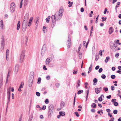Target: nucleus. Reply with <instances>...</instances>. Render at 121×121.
Returning <instances> with one entry per match:
<instances>
[{
    "mask_svg": "<svg viewBox=\"0 0 121 121\" xmlns=\"http://www.w3.org/2000/svg\"><path fill=\"white\" fill-rule=\"evenodd\" d=\"M87 95H86V101H87V98L88 97V94H89V91H87Z\"/></svg>",
    "mask_w": 121,
    "mask_h": 121,
    "instance_id": "c03bdc74",
    "label": "nucleus"
},
{
    "mask_svg": "<svg viewBox=\"0 0 121 121\" xmlns=\"http://www.w3.org/2000/svg\"><path fill=\"white\" fill-rule=\"evenodd\" d=\"M27 27V26L24 25V24H22V31H25L26 30Z\"/></svg>",
    "mask_w": 121,
    "mask_h": 121,
    "instance_id": "dca6fc26",
    "label": "nucleus"
},
{
    "mask_svg": "<svg viewBox=\"0 0 121 121\" xmlns=\"http://www.w3.org/2000/svg\"><path fill=\"white\" fill-rule=\"evenodd\" d=\"M20 21H18L17 26V30H19L20 28Z\"/></svg>",
    "mask_w": 121,
    "mask_h": 121,
    "instance_id": "2eb2a0df",
    "label": "nucleus"
},
{
    "mask_svg": "<svg viewBox=\"0 0 121 121\" xmlns=\"http://www.w3.org/2000/svg\"><path fill=\"white\" fill-rule=\"evenodd\" d=\"M80 81L79 80H78L77 82V85H76V88L78 89L79 87L80 86Z\"/></svg>",
    "mask_w": 121,
    "mask_h": 121,
    "instance_id": "4468645a",
    "label": "nucleus"
},
{
    "mask_svg": "<svg viewBox=\"0 0 121 121\" xmlns=\"http://www.w3.org/2000/svg\"><path fill=\"white\" fill-rule=\"evenodd\" d=\"M45 52V50H43L42 49V50L41 52V54L43 56L44 55V53Z\"/></svg>",
    "mask_w": 121,
    "mask_h": 121,
    "instance_id": "473e14b6",
    "label": "nucleus"
},
{
    "mask_svg": "<svg viewBox=\"0 0 121 121\" xmlns=\"http://www.w3.org/2000/svg\"><path fill=\"white\" fill-rule=\"evenodd\" d=\"M96 104L95 103H93L92 104L91 107L93 108H96Z\"/></svg>",
    "mask_w": 121,
    "mask_h": 121,
    "instance_id": "72a5a7b5",
    "label": "nucleus"
},
{
    "mask_svg": "<svg viewBox=\"0 0 121 121\" xmlns=\"http://www.w3.org/2000/svg\"><path fill=\"white\" fill-rule=\"evenodd\" d=\"M3 79H1L0 80V87H1L3 85Z\"/></svg>",
    "mask_w": 121,
    "mask_h": 121,
    "instance_id": "b1692460",
    "label": "nucleus"
},
{
    "mask_svg": "<svg viewBox=\"0 0 121 121\" xmlns=\"http://www.w3.org/2000/svg\"><path fill=\"white\" fill-rule=\"evenodd\" d=\"M33 118V116L32 115L30 116L29 117V121H32Z\"/></svg>",
    "mask_w": 121,
    "mask_h": 121,
    "instance_id": "bb28decb",
    "label": "nucleus"
},
{
    "mask_svg": "<svg viewBox=\"0 0 121 121\" xmlns=\"http://www.w3.org/2000/svg\"><path fill=\"white\" fill-rule=\"evenodd\" d=\"M10 90H7V94L8 95H10Z\"/></svg>",
    "mask_w": 121,
    "mask_h": 121,
    "instance_id": "e433bc0d",
    "label": "nucleus"
},
{
    "mask_svg": "<svg viewBox=\"0 0 121 121\" xmlns=\"http://www.w3.org/2000/svg\"><path fill=\"white\" fill-rule=\"evenodd\" d=\"M19 65L18 64H17L15 66L14 68V72L16 74H17V72L18 71V70L19 69Z\"/></svg>",
    "mask_w": 121,
    "mask_h": 121,
    "instance_id": "39448f33",
    "label": "nucleus"
},
{
    "mask_svg": "<svg viewBox=\"0 0 121 121\" xmlns=\"http://www.w3.org/2000/svg\"><path fill=\"white\" fill-rule=\"evenodd\" d=\"M62 15L59 13L58 12H57L56 13L55 15H52V16L51 17L52 19H54L55 20H59L61 18Z\"/></svg>",
    "mask_w": 121,
    "mask_h": 121,
    "instance_id": "f257e3e1",
    "label": "nucleus"
},
{
    "mask_svg": "<svg viewBox=\"0 0 121 121\" xmlns=\"http://www.w3.org/2000/svg\"><path fill=\"white\" fill-rule=\"evenodd\" d=\"M111 95H109L106 96V98L108 99H110L111 97Z\"/></svg>",
    "mask_w": 121,
    "mask_h": 121,
    "instance_id": "0e129e2a",
    "label": "nucleus"
},
{
    "mask_svg": "<svg viewBox=\"0 0 121 121\" xmlns=\"http://www.w3.org/2000/svg\"><path fill=\"white\" fill-rule=\"evenodd\" d=\"M93 82H94L93 85H96V83L97 82V79L96 78H95L93 80Z\"/></svg>",
    "mask_w": 121,
    "mask_h": 121,
    "instance_id": "412c9836",
    "label": "nucleus"
},
{
    "mask_svg": "<svg viewBox=\"0 0 121 121\" xmlns=\"http://www.w3.org/2000/svg\"><path fill=\"white\" fill-rule=\"evenodd\" d=\"M102 90L101 87L99 88H96L95 89V90L96 93L97 94L99 93Z\"/></svg>",
    "mask_w": 121,
    "mask_h": 121,
    "instance_id": "423d86ee",
    "label": "nucleus"
},
{
    "mask_svg": "<svg viewBox=\"0 0 121 121\" xmlns=\"http://www.w3.org/2000/svg\"><path fill=\"white\" fill-rule=\"evenodd\" d=\"M9 50L8 49H7L6 51V55H9Z\"/></svg>",
    "mask_w": 121,
    "mask_h": 121,
    "instance_id": "49530a36",
    "label": "nucleus"
},
{
    "mask_svg": "<svg viewBox=\"0 0 121 121\" xmlns=\"http://www.w3.org/2000/svg\"><path fill=\"white\" fill-rule=\"evenodd\" d=\"M115 77L116 76L114 75H112L111 76V78L112 79L115 78Z\"/></svg>",
    "mask_w": 121,
    "mask_h": 121,
    "instance_id": "37998d69",
    "label": "nucleus"
},
{
    "mask_svg": "<svg viewBox=\"0 0 121 121\" xmlns=\"http://www.w3.org/2000/svg\"><path fill=\"white\" fill-rule=\"evenodd\" d=\"M104 90L105 92H106L108 91V88L107 87H104Z\"/></svg>",
    "mask_w": 121,
    "mask_h": 121,
    "instance_id": "09e8293b",
    "label": "nucleus"
},
{
    "mask_svg": "<svg viewBox=\"0 0 121 121\" xmlns=\"http://www.w3.org/2000/svg\"><path fill=\"white\" fill-rule=\"evenodd\" d=\"M36 95L37 96H40V93L38 92H37L36 93Z\"/></svg>",
    "mask_w": 121,
    "mask_h": 121,
    "instance_id": "de8ad7c7",
    "label": "nucleus"
},
{
    "mask_svg": "<svg viewBox=\"0 0 121 121\" xmlns=\"http://www.w3.org/2000/svg\"><path fill=\"white\" fill-rule=\"evenodd\" d=\"M116 101V99H112V100L111 101L112 102H114H114H115Z\"/></svg>",
    "mask_w": 121,
    "mask_h": 121,
    "instance_id": "3c124183",
    "label": "nucleus"
},
{
    "mask_svg": "<svg viewBox=\"0 0 121 121\" xmlns=\"http://www.w3.org/2000/svg\"><path fill=\"white\" fill-rule=\"evenodd\" d=\"M65 105V103L63 102H61L60 104V106L61 107H64Z\"/></svg>",
    "mask_w": 121,
    "mask_h": 121,
    "instance_id": "a878e982",
    "label": "nucleus"
},
{
    "mask_svg": "<svg viewBox=\"0 0 121 121\" xmlns=\"http://www.w3.org/2000/svg\"><path fill=\"white\" fill-rule=\"evenodd\" d=\"M92 64H91V65L90 67H89V70L90 71H91L92 70Z\"/></svg>",
    "mask_w": 121,
    "mask_h": 121,
    "instance_id": "58836bf2",
    "label": "nucleus"
},
{
    "mask_svg": "<svg viewBox=\"0 0 121 121\" xmlns=\"http://www.w3.org/2000/svg\"><path fill=\"white\" fill-rule=\"evenodd\" d=\"M29 14L28 13H26L25 15L24 20L25 21H27L29 18Z\"/></svg>",
    "mask_w": 121,
    "mask_h": 121,
    "instance_id": "6e6552de",
    "label": "nucleus"
},
{
    "mask_svg": "<svg viewBox=\"0 0 121 121\" xmlns=\"http://www.w3.org/2000/svg\"><path fill=\"white\" fill-rule=\"evenodd\" d=\"M98 100L100 101H101L102 100V99L101 96L100 97H99L98 99Z\"/></svg>",
    "mask_w": 121,
    "mask_h": 121,
    "instance_id": "a18cd8bd",
    "label": "nucleus"
},
{
    "mask_svg": "<svg viewBox=\"0 0 121 121\" xmlns=\"http://www.w3.org/2000/svg\"><path fill=\"white\" fill-rule=\"evenodd\" d=\"M102 22H104V21H106V17H102Z\"/></svg>",
    "mask_w": 121,
    "mask_h": 121,
    "instance_id": "c85d7f7f",
    "label": "nucleus"
},
{
    "mask_svg": "<svg viewBox=\"0 0 121 121\" xmlns=\"http://www.w3.org/2000/svg\"><path fill=\"white\" fill-rule=\"evenodd\" d=\"M84 10L83 8L82 7L81 8V12H84Z\"/></svg>",
    "mask_w": 121,
    "mask_h": 121,
    "instance_id": "680f3d73",
    "label": "nucleus"
},
{
    "mask_svg": "<svg viewBox=\"0 0 121 121\" xmlns=\"http://www.w3.org/2000/svg\"><path fill=\"white\" fill-rule=\"evenodd\" d=\"M46 22H47V23H48L49 22V20L48 19V18H46Z\"/></svg>",
    "mask_w": 121,
    "mask_h": 121,
    "instance_id": "338daca9",
    "label": "nucleus"
},
{
    "mask_svg": "<svg viewBox=\"0 0 121 121\" xmlns=\"http://www.w3.org/2000/svg\"><path fill=\"white\" fill-rule=\"evenodd\" d=\"M101 78L103 79H105L106 78V76L104 74H103L101 75Z\"/></svg>",
    "mask_w": 121,
    "mask_h": 121,
    "instance_id": "79ce46f5",
    "label": "nucleus"
},
{
    "mask_svg": "<svg viewBox=\"0 0 121 121\" xmlns=\"http://www.w3.org/2000/svg\"><path fill=\"white\" fill-rule=\"evenodd\" d=\"M49 101L48 100V99H47L45 100V103L46 104H48L49 103Z\"/></svg>",
    "mask_w": 121,
    "mask_h": 121,
    "instance_id": "ea45409f",
    "label": "nucleus"
},
{
    "mask_svg": "<svg viewBox=\"0 0 121 121\" xmlns=\"http://www.w3.org/2000/svg\"><path fill=\"white\" fill-rule=\"evenodd\" d=\"M83 92V91L82 90H80L77 93L78 94H81V93H82Z\"/></svg>",
    "mask_w": 121,
    "mask_h": 121,
    "instance_id": "2f4dec72",
    "label": "nucleus"
},
{
    "mask_svg": "<svg viewBox=\"0 0 121 121\" xmlns=\"http://www.w3.org/2000/svg\"><path fill=\"white\" fill-rule=\"evenodd\" d=\"M86 44V48L87 47V46L88 45V43H86L85 41H84L83 42V45L84 46L85 44Z\"/></svg>",
    "mask_w": 121,
    "mask_h": 121,
    "instance_id": "393cba45",
    "label": "nucleus"
},
{
    "mask_svg": "<svg viewBox=\"0 0 121 121\" xmlns=\"http://www.w3.org/2000/svg\"><path fill=\"white\" fill-rule=\"evenodd\" d=\"M114 117H112L109 120V121H114Z\"/></svg>",
    "mask_w": 121,
    "mask_h": 121,
    "instance_id": "6e6d98bb",
    "label": "nucleus"
},
{
    "mask_svg": "<svg viewBox=\"0 0 121 121\" xmlns=\"http://www.w3.org/2000/svg\"><path fill=\"white\" fill-rule=\"evenodd\" d=\"M117 110H115L113 111V113L114 114H117Z\"/></svg>",
    "mask_w": 121,
    "mask_h": 121,
    "instance_id": "a19ab883",
    "label": "nucleus"
},
{
    "mask_svg": "<svg viewBox=\"0 0 121 121\" xmlns=\"http://www.w3.org/2000/svg\"><path fill=\"white\" fill-rule=\"evenodd\" d=\"M24 85V83L23 82H22L20 86L19 87L22 88L23 87Z\"/></svg>",
    "mask_w": 121,
    "mask_h": 121,
    "instance_id": "7c9ffc66",
    "label": "nucleus"
},
{
    "mask_svg": "<svg viewBox=\"0 0 121 121\" xmlns=\"http://www.w3.org/2000/svg\"><path fill=\"white\" fill-rule=\"evenodd\" d=\"M41 79V78H38L37 82V83L38 84H39L40 83Z\"/></svg>",
    "mask_w": 121,
    "mask_h": 121,
    "instance_id": "cd10ccee",
    "label": "nucleus"
},
{
    "mask_svg": "<svg viewBox=\"0 0 121 121\" xmlns=\"http://www.w3.org/2000/svg\"><path fill=\"white\" fill-rule=\"evenodd\" d=\"M107 9L106 8L105 9V10L104 11V14H105L106 13V12L107 11Z\"/></svg>",
    "mask_w": 121,
    "mask_h": 121,
    "instance_id": "69168bd1",
    "label": "nucleus"
},
{
    "mask_svg": "<svg viewBox=\"0 0 121 121\" xmlns=\"http://www.w3.org/2000/svg\"><path fill=\"white\" fill-rule=\"evenodd\" d=\"M10 6V11L11 12L13 13L15 11V5L14 3H12L11 4Z\"/></svg>",
    "mask_w": 121,
    "mask_h": 121,
    "instance_id": "20e7f679",
    "label": "nucleus"
},
{
    "mask_svg": "<svg viewBox=\"0 0 121 121\" xmlns=\"http://www.w3.org/2000/svg\"><path fill=\"white\" fill-rule=\"evenodd\" d=\"M0 26L2 28H3L4 26V25L3 24V21L1 20L0 22Z\"/></svg>",
    "mask_w": 121,
    "mask_h": 121,
    "instance_id": "6ab92c4d",
    "label": "nucleus"
},
{
    "mask_svg": "<svg viewBox=\"0 0 121 121\" xmlns=\"http://www.w3.org/2000/svg\"><path fill=\"white\" fill-rule=\"evenodd\" d=\"M36 18H37V20L35 22V24L36 25V26H37L38 25V22H39V18L38 17H36Z\"/></svg>",
    "mask_w": 121,
    "mask_h": 121,
    "instance_id": "5701e85b",
    "label": "nucleus"
},
{
    "mask_svg": "<svg viewBox=\"0 0 121 121\" xmlns=\"http://www.w3.org/2000/svg\"><path fill=\"white\" fill-rule=\"evenodd\" d=\"M74 113L77 117H78L79 116V115L78 114V112H75Z\"/></svg>",
    "mask_w": 121,
    "mask_h": 121,
    "instance_id": "4c0bfd02",
    "label": "nucleus"
},
{
    "mask_svg": "<svg viewBox=\"0 0 121 121\" xmlns=\"http://www.w3.org/2000/svg\"><path fill=\"white\" fill-rule=\"evenodd\" d=\"M68 42V44H67V46L68 47V48H70L71 45V40L70 39H68V40L67 41Z\"/></svg>",
    "mask_w": 121,
    "mask_h": 121,
    "instance_id": "1a4fd4ad",
    "label": "nucleus"
},
{
    "mask_svg": "<svg viewBox=\"0 0 121 121\" xmlns=\"http://www.w3.org/2000/svg\"><path fill=\"white\" fill-rule=\"evenodd\" d=\"M117 73H118L119 74H121V71L118 70L117 71Z\"/></svg>",
    "mask_w": 121,
    "mask_h": 121,
    "instance_id": "774afa93",
    "label": "nucleus"
},
{
    "mask_svg": "<svg viewBox=\"0 0 121 121\" xmlns=\"http://www.w3.org/2000/svg\"><path fill=\"white\" fill-rule=\"evenodd\" d=\"M8 100L7 101V103H9L10 101V95H8Z\"/></svg>",
    "mask_w": 121,
    "mask_h": 121,
    "instance_id": "f704fd0d",
    "label": "nucleus"
},
{
    "mask_svg": "<svg viewBox=\"0 0 121 121\" xmlns=\"http://www.w3.org/2000/svg\"><path fill=\"white\" fill-rule=\"evenodd\" d=\"M110 57L109 56H107L106 57V59H105V63H107L108 60L110 59Z\"/></svg>",
    "mask_w": 121,
    "mask_h": 121,
    "instance_id": "4be33fe9",
    "label": "nucleus"
},
{
    "mask_svg": "<svg viewBox=\"0 0 121 121\" xmlns=\"http://www.w3.org/2000/svg\"><path fill=\"white\" fill-rule=\"evenodd\" d=\"M46 108V107L45 105H43L42 108V109L43 110H45Z\"/></svg>",
    "mask_w": 121,
    "mask_h": 121,
    "instance_id": "052dcab7",
    "label": "nucleus"
},
{
    "mask_svg": "<svg viewBox=\"0 0 121 121\" xmlns=\"http://www.w3.org/2000/svg\"><path fill=\"white\" fill-rule=\"evenodd\" d=\"M59 114L61 116H64L65 115V112H60Z\"/></svg>",
    "mask_w": 121,
    "mask_h": 121,
    "instance_id": "aec40b11",
    "label": "nucleus"
},
{
    "mask_svg": "<svg viewBox=\"0 0 121 121\" xmlns=\"http://www.w3.org/2000/svg\"><path fill=\"white\" fill-rule=\"evenodd\" d=\"M59 13L62 15V14L63 12V9L62 7L61 6L60 7L59 11H58Z\"/></svg>",
    "mask_w": 121,
    "mask_h": 121,
    "instance_id": "0eeeda50",
    "label": "nucleus"
},
{
    "mask_svg": "<svg viewBox=\"0 0 121 121\" xmlns=\"http://www.w3.org/2000/svg\"><path fill=\"white\" fill-rule=\"evenodd\" d=\"M33 19V17H31L30 18V19L29 22H32V20Z\"/></svg>",
    "mask_w": 121,
    "mask_h": 121,
    "instance_id": "5fc2aeb1",
    "label": "nucleus"
},
{
    "mask_svg": "<svg viewBox=\"0 0 121 121\" xmlns=\"http://www.w3.org/2000/svg\"><path fill=\"white\" fill-rule=\"evenodd\" d=\"M119 41V40H115L113 43H114L115 44H116V43H118V42Z\"/></svg>",
    "mask_w": 121,
    "mask_h": 121,
    "instance_id": "c9c22d12",
    "label": "nucleus"
},
{
    "mask_svg": "<svg viewBox=\"0 0 121 121\" xmlns=\"http://www.w3.org/2000/svg\"><path fill=\"white\" fill-rule=\"evenodd\" d=\"M54 107L53 105L52 104H49L48 106L49 111L48 112V116L51 117L53 111Z\"/></svg>",
    "mask_w": 121,
    "mask_h": 121,
    "instance_id": "f03ea898",
    "label": "nucleus"
},
{
    "mask_svg": "<svg viewBox=\"0 0 121 121\" xmlns=\"http://www.w3.org/2000/svg\"><path fill=\"white\" fill-rule=\"evenodd\" d=\"M119 53H117L115 54V56L116 57H118L119 56Z\"/></svg>",
    "mask_w": 121,
    "mask_h": 121,
    "instance_id": "bf43d9fd",
    "label": "nucleus"
},
{
    "mask_svg": "<svg viewBox=\"0 0 121 121\" xmlns=\"http://www.w3.org/2000/svg\"><path fill=\"white\" fill-rule=\"evenodd\" d=\"M112 46L113 47V49L115 51H116L117 50V46L116 44H115L114 43H113L112 45Z\"/></svg>",
    "mask_w": 121,
    "mask_h": 121,
    "instance_id": "f8f14e48",
    "label": "nucleus"
},
{
    "mask_svg": "<svg viewBox=\"0 0 121 121\" xmlns=\"http://www.w3.org/2000/svg\"><path fill=\"white\" fill-rule=\"evenodd\" d=\"M118 103L117 102H114V105L115 106H117L118 105Z\"/></svg>",
    "mask_w": 121,
    "mask_h": 121,
    "instance_id": "13d9d810",
    "label": "nucleus"
},
{
    "mask_svg": "<svg viewBox=\"0 0 121 121\" xmlns=\"http://www.w3.org/2000/svg\"><path fill=\"white\" fill-rule=\"evenodd\" d=\"M113 29L112 27H110L109 29V34H111L113 31Z\"/></svg>",
    "mask_w": 121,
    "mask_h": 121,
    "instance_id": "9d476101",
    "label": "nucleus"
},
{
    "mask_svg": "<svg viewBox=\"0 0 121 121\" xmlns=\"http://www.w3.org/2000/svg\"><path fill=\"white\" fill-rule=\"evenodd\" d=\"M103 70V69L102 68H99V73H101Z\"/></svg>",
    "mask_w": 121,
    "mask_h": 121,
    "instance_id": "864d4df0",
    "label": "nucleus"
},
{
    "mask_svg": "<svg viewBox=\"0 0 121 121\" xmlns=\"http://www.w3.org/2000/svg\"><path fill=\"white\" fill-rule=\"evenodd\" d=\"M25 50H23L21 52V55L19 59L20 62L21 63L23 61L24 58L25 56Z\"/></svg>",
    "mask_w": 121,
    "mask_h": 121,
    "instance_id": "7ed1b4c3",
    "label": "nucleus"
},
{
    "mask_svg": "<svg viewBox=\"0 0 121 121\" xmlns=\"http://www.w3.org/2000/svg\"><path fill=\"white\" fill-rule=\"evenodd\" d=\"M104 50H100L99 52V55L100 56H102V52H104Z\"/></svg>",
    "mask_w": 121,
    "mask_h": 121,
    "instance_id": "c756f323",
    "label": "nucleus"
},
{
    "mask_svg": "<svg viewBox=\"0 0 121 121\" xmlns=\"http://www.w3.org/2000/svg\"><path fill=\"white\" fill-rule=\"evenodd\" d=\"M28 21L23 20V22L22 24H24V25L27 26L28 24Z\"/></svg>",
    "mask_w": 121,
    "mask_h": 121,
    "instance_id": "f3484780",
    "label": "nucleus"
},
{
    "mask_svg": "<svg viewBox=\"0 0 121 121\" xmlns=\"http://www.w3.org/2000/svg\"><path fill=\"white\" fill-rule=\"evenodd\" d=\"M81 55H82V53L81 52H79V58L80 59H81L82 58Z\"/></svg>",
    "mask_w": 121,
    "mask_h": 121,
    "instance_id": "8fccbe9b",
    "label": "nucleus"
},
{
    "mask_svg": "<svg viewBox=\"0 0 121 121\" xmlns=\"http://www.w3.org/2000/svg\"><path fill=\"white\" fill-rule=\"evenodd\" d=\"M50 59L48 58L46 60V64L47 65H49V63L50 62Z\"/></svg>",
    "mask_w": 121,
    "mask_h": 121,
    "instance_id": "a211bd4d",
    "label": "nucleus"
},
{
    "mask_svg": "<svg viewBox=\"0 0 121 121\" xmlns=\"http://www.w3.org/2000/svg\"><path fill=\"white\" fill-rule=\"evenodd\" d=\"M2 41H1V48L2 49H3L4 47V38H2Z\"/></svg>",
    "mask_w": 121,
    "mask_h": 121,
    "instance_id": "9b49d317",
    "label": "nucleus"
},
{
    "mask_svg": "<svg viewBox=\"0 0 121 121\" xmlns=\"http://www.w3.org/2000/svg\"><path fill=\"white\" fill-rule=\"evenodd\" d=\"M56 20H54V19H52V22L51 25V26L52 28L54 27L55 26L56 24Z\"/></svg>",
    "mask_w": 121,
    "mask_h": 121,
    "instance_id": "ddd939ff",
    "label": "nucleus"
},
{
    "mask_svg": "<svg viewBox=\"0 0 121 121\" xmlns=\"http://www.w3.org/2000/svg\"><path fill=\"white\" fill-rule=\"evenodd\" d=\"M43 69L45 70H47V69L46 68V66L45 65H44L43 66Z\"/></svg>",
    "mask_w": 121,
    "mask_h": 121,
    "instance_id": "603ef678",
    "label": "nucleus"
},
{
    "mask_svg": "<svg viewBox=\"0 0 121 121\" xmlns=\"http://www.w3.org/2000/svg\"><path fill=\"white\" fill-rule=\"evenodd\" d=\"M99 67V65H98L96 67L95 69L96 70L98 69Z\"/></svg>",
    "mask_w": 121,
    "mask_h": 121,
    "instance_id": "e2e57ef3",
    "label": "nucleus"
},
{
    "mask_svg": "<svg viewBox=\"0 0 121 121\" xmlns=\"http://www.w3.org/2000/svg\"><path fill=\"white\" fill-rule=\"evenodd\" d=\"M114 86H112L111 87V89L112 91H113L114 89Z\"/></svg>",
    "mask_w": 121,
    "mask_h": 121,
    "instance_id": "4d7b16f0",
    "label": "nucleus"
}]
</instances>
